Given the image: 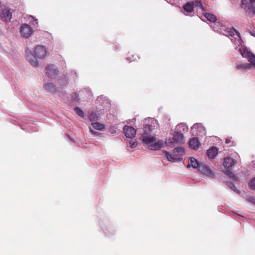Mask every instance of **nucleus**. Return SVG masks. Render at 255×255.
Listing matches in <instances>:
<instances>
[{
  "label": "nucleus",
  "instance_id": "32",
  "mask_svg": "<svg viewBox=\"0 0 255 255\" xmlns=\"http://www.w3.org/2000/svg\"><path fill=\"white\" fill-rule=\"evenodd\" d=\"M128 143L129 144V146L131 147V148H135L136 147L137 144V142H133V141H129L128 142Z\"/></svg>",
  "mask_w": 255,
  "mask_h": 255
},
{
  "label": "nucleus",
  "instance_id": "38",
  "mask_svg": "<svg viewBox=\"0 0 255 255\" xmlns=\"http://www.w3.org/2000/svg\"><path fill=\"white\" fill-rule=\"evenodd\" d=\"M112 132V133H115L116 130H113Z\"/></svg>",
  "mask_w": 255,
  "mask_h": 255
},
{
  "label": "nucleus",
  "instance_id": "36",
  "mask_svg": "<svg viewBox=\"0 0 255 255\" xmlns=\"http://www.w3.org/2000/svg\"><path fill=\"white\" fill-rule=\"evenodd\" d=\"M33 22H35L36 24L38 23V20L37 19H35L34 17L32 18Z\"/></svg>",
  "mask_w": 255,
  "mask_h": 255
},
{
  "label": "nucleus",
  "instance_id": "17",
  "mask_svg": "<svg viewBox=\"0 0 255 255\" xmlns=\"http://www.w3.org/2000/svg\"><path fill=\"white\" fill-rule=\"evenodd\" d=\"M1 16L5 21H8L11 18V13L8 9H4L2 11Z\"/></svg>",
  "mask_w": 255,
  "mask_h": 255
},
{
  "label": "nucleus",
  "instance_id": "14",
  "mask_svg": "<svg viewBox=\"0 0 255 255\" xmlns=\"http://www.w3.org/2000/svg\"><path fill=\"white\" fill-rule=\"evenodd\" d=\"M224 166L225 168L230 169L235 164V162L232 158L227 157L224 159Z\"/></svg>",
  "mask_w": 255,
  "mask_h": 255
},
{
  "label": "nucleus",
  "instance_id": "33",
  "mask_svg": "<svg viewBox=\"0 0 255 255\" xmlns=\"http://www.w3.org/2000/svg\"><path fill=\"white\" fill-rule=\"evenodd\" d=\"M247 200L250 202L255 204V197H248Z\"/></svg>",
  "mask_w": 255,
  "mask_h": 255
},
{
  "label": "nucleus",
  "instance_id": "35",
  "mask_svg": "<svg viewBox=\"0 0 255 255\" xmlns=\"http://www.w3.org/2000/svg\"><path fill=\"white\" fill-rule=\"evenodd\" d=\"M38 62L37 61H34L33 60V63H32V65H33V66H37L38 65Z\"/></svg>",
  "mask_w": 255,
  "mask_h": 255
},
{
  "label": "nucleus",
  "instance_id": "37",
  "mask_svg": "<svg viewBox=\"0 0 255 255\" xmlns=\"http://www.w3.org/2000/svg\"><path fill=\"white\" fill-rule=\"evenodd\" d=\"M230 141H231L229 139H227V138L225 140V142L227 144L229 143L230 142Z\"/></svg>",
  "mask_w": 255,
  "mask_h": 255
},
{
  "label": "nucleus",
  "instance_id": "16",
  "mask_svg": "<svg viewBox=\"0 0 255 255\" xmlns=\"http://www.w3.org/2000/svg\"><path fill=\"white\" fill-rule=\"evenodd\" d=\"M218 153V148L212 146L207 151V154L209 158H214Z\"/></svg>",
  "mask_w": 255,
  "mask_h": 255
},
{
  "label": "nucleus",
  "instance_id": "9",
  "mask_svg": "<svg viewBox=\"0 0 255 255\" xmlns=\"http://www.w3.org/2000/svg\"><path fill=\"white\" fill-rule=\"evenodd\" d=\"M192 130L197 134H199L201 135H204L206 133L205 128L201 123L195 124L192 127Z\"/></svg>",
  "mask_w": 255,
  "mask_h": 255
},
{
  "label": "nucleus",
  "instance_id": "34",
  "mask_svg": "<svg viewBox=\"0 0 255 255\" xmlns=\"http://www.w3.org/2000/svg\"><path fill=\"white\" fill-rule=\"evenodd\" d=\"M90 120L91 121H94L95 119V114H92L90 116Z\"/></svg>",
  "mask_w": 255,
  "mask_h": 255
},
{
  "label": "nucleus",
  "instance_id": "20",
  "mask_svg": "<svg viewBox=\"0 0 255 255\" xmlns=\"http://www.w3.org/2000/svg\"><path fill=\"white\" fill-rule=\"evenodd\" d=\"M203 14L205 17L209 21L214 23L217 20L216 16L213 14L205 12L203 13Z\"/></svg>",
  "mask_w": 255,
  "mask_h": 255
},
{
  "label": "nucleus",
  "instance_id": "22",
  "mask_svg": "<svg viewBox=\"0 0 255 255\" xmlns=\"http://www.w3.org/2000/svg\"><path fill=\"white\" fill-rule=\"evenodd\" d=\"M92 126L94 128L99 130H102L104 129L105 127L103 125L100 124L98 122H95L92 124Z\"/></svg>",
  "mask_w": 255,
  "mask_h": 255
},
{
  "label": "nucleus",
  "instance_id": "11",
  "mask_svg": "<svg viewBox=\"0 0 255 255\" xmlns=\"http://www.w3.org/2000/svg\"><path fill=\"white\" fill-rule=\"evenodd\" d=\"M123 132L127 137L132 138L135 136L136 130L132 127L126 126L123 128Z\"/></svg>",
  "mask_w": 255,
  "mask_h": 255
},
{
  "label": "nucleus",
  "instance_id": "3",
  "mask_svg": "<svg viewBox=\"0 0 255 255\" xmlns=\"http://www.w3.org/2000/svg\"><path fill=\"white\" fill-rule=\"evenodd\" d=\"M168 161L175 162L179 160V157L185 154V150L181 147H176L174 149L173 155H171L167 151H164Z\"/></svg>",
  "mask_w": 255,
  "mask_h": 255
},
{
  "label": "nucleus",
  "instance_id": "8",
  "mask_svg": "<svg viewBox=\"0 0 255 255\" xmlns=\"http://www.w3.org/2000/svg\"><path fill=\"white\" fill-rule=\"evenodd\" d=\"M198 170L202 174L210 177L214 178L215 174L211 169L207 166L204 164H201L199 166Z\"/></svg>",
  "mask_w": 255,
  "mask_h": 255
},
{
  "label": "nucleus",
  "instance_id": "18",
  "mask_svg": "<svg viewBox=\"0 0 255 255\" xmlns=\"http://www.w3.org/2000/svg\"><path fill=\"white\" fill-rule=\"evenodd\" d=\"M201 164H199L198 161L194 157H190L189 163L187 166V168L192 167L193 168H199V166Z\"/></svg>",
  "mask_w": 255,
  "mask_h": 255
},
{
  "label": "nucleus",
  "instance_id": "31",
  "mask_svg": "<svg viewBox=\"0 0 255 255\" xmlns=\"http://www.w3.org/2000/svg\"><path fill=\"white\" fill-rule=\"evenodd\" d=\"M90 132L95 136L99 135L101 133L99 132H97L92 129L91 128H89Z\"/></svg>",
  "mask_w": 255,
  "mask_h": 255
},
{
  "label": "nucleus",
  "instance_id": "24",
  "mask_svg": "<svg viewBox=\"0 0 255 255\" xmlns=\"http://www.w3.org/2000/svg\"><path fill=\"white\" fill-rule=\"evenodd\" d=\"M212 26L214 30H222L224 27L223 24L221 23L220 22H216V21L214 22L213 25Z\"/></svg>",
  "mask_w": 255,
  "mask_h": 255
},
{
  "label": "nucleus",
  "instance_id": "7",
  "mask_svg": "<svg viewBox=\"0 0 255 255\" xmlns=\"http://www.w3.org/2000/svg\"><path fill=\"white\" fill-rule=\"evenodd\" d=\"M58 74V70L52 64L47 65L46 68V74L50 78H56Z\"/></svg>",
  "mask_w": 255,
  "mask_h": 255
},
{
  "label": "nucleus",
  "instance_id": "2",
  "mask_svg": "<svg viewBox=\"0 0 255 255\" xmlns=\"http://www.w3.org/2000/svg\"><path fill=\"white\" fill-rule=\"evenodd\" d=\"M143 142L150 150H158L163 145L161 140L156 141V138L151 135L144 134L142 136Z\"/></svg>",
  "mask_w": 255,
  "mask_h": 255
},
{
  "label": "nucleus",
  "instance_id": "23",
  "mask_svg": "<svg viewBox=\"0 0 255 255\" xmlns=\"http://www.w3.org/2000/svg\"><path fill=\"white\" fill-rule=\"evenodd\" d=\"M226 33L228 35L232 36L235 34V33H236L237 36L239 37V38L240 39L241 38L240 33L235 29H229V30H227L226 31Z\"/></svg>",
  "mask_w": 255,
  "mask_h": 255
},
{
  "label": "nucleus",
  "instance_id": "5",
  "mask_svg": "<svg viewBox=\"0 0 255 255\" xmlns=\"http://www.w3.org/2000/svg\"><path fill=\"white\" fill-rule=\"evenodd\" d=\"M239 52L243 57L247 58L250 64L255 67V55L249 51L246 47H240Z\"/></svg>",
  "mask_w": 255,
  "mask_h": 255
},
{
  "label": "nucleus",
  "instance_id": "1",
  "mask_svg": "<svg viewBox=\"0 0 255 255\" xmlns=\"http://www.w3.org/2000/svg\"><path fill=\"white\" fill-rule=\"evenodd\" d=\"M194 6L198 7L199 10L201 12L204 11V8L201 1L199 0H196L195 1H190L186 3L183 6V9L182 12L186 15L193 16L194 14Z\"/></svg>",
  "mask_w": 255,
  "mask_h": 255
},
{
  "label": "nucleus",
  "instance_id": "29",
  "mask_svg": "<svg viewBox=\"0 0 255 255\" xmlns=\"http://www.w3.org/2000/svg\"><path fill=\"white\" fill-rule=\"evenodd\" d=\"M249 185L251 189H255V177L251 180Z\"/></svg>",
  "mask_w": 255,
  "mask_h": 255
},
{
  "label": "nucleus",
  "instance_id": "6",
  "mask_svg": "<svg viewBox=\"0 0 255 255\" xmlns=\"http://www.w3.org/2000/svg\"><path fill=\"white\" fill-rule=\"evenodd\" d=\"M47 53V49L42 45H38L35 48L34 56L36 58L43 59Z\"/></svg>",
  "mask_w": 255,
  "mask_h": 255
},
{
  "label": "nucleus",
  "instance_id": "13",
  "mask_svg": "<svg viewBox=\"0 0 255 255\" xmlns=\"http://www.w3.org/2000/svg\"><path fill=\"white\" fill-rule=\"evenodd\" d=\"M253 4H255V0H242L241 7L245 10L250 9Z\"/></svg>",
  "mask_w": 255,
  "mask_h": 255
},
{
  "label": "nucleus",
  "instance_id": "26",
  "mask_svg": "<svg viewBox=\"0 0 255 255\" xmlns=\"http://www.w3.org/2000/svg\"><path fill=\"white\" fill-rule=\"evenodd\" d=\"M224 173L228 175L231 178L233 179V180H238V178L236 176V175L234 173H232L230 171H229V170H226V171H224Z\"/></svg>",
  "mask_w": 255,
  "mask_h": 255
},
{
  "label": "nucleus",
  "instance_id": "25",
  "mask_svg": "<svg viewBox=\"0 0 255 255\" xmlns=\"http://www.w3.org/2000/svg\"><path fill=\"white\" fill-rule=\"evenodd\" d=\"M237 69L238 70L241 69H250L251 66L250 64H239L236 66Z\"/></svg>",
  "mask_w": 255,
  "mask_h": 255
},
{
  "label": "nucleus",
  "instance_id": "15",
  "mask_svg": "<svg viewBox=\"0 0 255 255\" xmlns=\"http://www.w3.org/2000/svg\"><path fill=\"white\" fill-rule=\"evenodd\" d=\"M189 144L190 147L194 149H197L200 145L198 138L196 137H193L190 139Z\"/></svg>",
  "mask_w": 255,
  "mask_h": 255
},
{
  "label": "nucleus",
  "instance_id": "28",
  "mask_svg": "<svg viewBox=\"0 0 255 255\" xmlns=\"http://www.w3.org/2000/svg\"><path fill=\"white\" fill-rule=\"evenodd\" d=\"M75 111L76 112L77 114L79 115L80 117H83L84 116V113L83 111L78 107H76L75 108Z\"/></svg>",
  "mask_w": 255,
  "mask_h": 255
},
{
  "label": "nucleus",
  "instance_id": "10",
  "mask_svg": "<svg viewBox=\"0 0 255 255\" xmlns=\"http://www.w3.org/2000/svg\"><path fill=\"white\" fill-rule=\"evenodd\" d=\"M31 27L27 24H23L20 30L21 36L24 38H28L31 34Z\"/></svg>",
  "mask_w": 255,
  "mask_h": 255
},
{
  "label": "nucleus",
  "instance_id": "12",
  "mask_svg": "<svg viewBox=\"0 0 255 255\" xmlns=\"http://www.w3.org/2000/svg\"><path fill=\"white\" fill-rule=\"evenodd\" d=\"M44 89L47 92H49L52 94H55L58 92V88L52 83L47 82L43 85Z\"/></svg>",
  "mask_w": 255,
  "mask_h": 255
},
{
  "label": "nucleus",
  "instance_id": "27",
  "mask_svg": "<svg viewBox=\"0 0 255 255\" xmlns=\"http://www.w3.org/2000/svg\"><path fill=\"white\" fill-rule=\"evenodd\" d=\"M228 186L229 187L233 190H234V191L236 192L237 193H238V194H240V191L237 189V188H236L235 185L232 183V182H230V183H228Z\"/></svg>",
  "mask_w": 255,
  "mask_h": 255
},
{
  "label": "nucleus",
  "instance_id": "21",
  "mask_svg": "<svg viewBox=\"0 0 255 255\" xmlns=\"http://www.w3.org/2000/svg\"><path fill=\"white\" fill-rule=\"evenodd\" d=\"M26 53V58L27 60L30 63L32 64V52L31 50L28 47L25 49Z\"/></svg>",
  "mask_w": 255,
  "mask_h": 255
},
{
  "label": "nucleus",
  "instance_id": "4",
  "mask_svg": "<svg viewBox=\"0 0 255 255\" xmlns=\"http://www.w3.org/2000/svg\"><path fill=\"white\" fill-rule=\"evenodd\" d=\"M184 142V135L182 133L176 131L172 138H169L165 141V144L169 147H173L177 144Z\"/></svg>",
  "mask_w": 255,
  "mask_h": 255
},
{
  "label": "nucleus",
  "instance_id": "19",
  "mask_svg": "<svg viewBox=\"0 0 255 255\" xmlns=\"http://www.w3.org/2000/svg\"><path fill=\"white\" fill-rule=\"evenodd\" d=\"M176 130L180 133L185 132L188 131V127L186 124L181 123L176 126Z\"/></svg>",
  "mask_w": 255,
  "mask_h": 255
},
{
  "label": "nucleus",
  "instance_id": "30",
  "mask_svg": "<svg viewBox=\"0 0 255 255\" xmlns=\"http://www.w3.org/2000/svg\"><path fill=\"white\" fill-rule=\"evenodd\" d=\"M248 14L254 13L255 14V4H253L252 8L250 9H248V10H245Z\"/></svg>",
  "mask_w": 255,
  "mask_h": 255
}]
</instances>
